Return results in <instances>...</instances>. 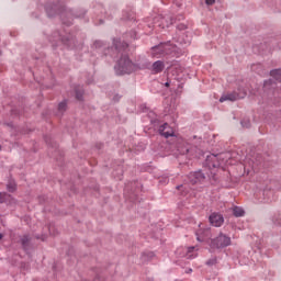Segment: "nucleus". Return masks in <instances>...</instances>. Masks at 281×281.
Here are the masks:
<instances>
[{"label": "nucleus", "instance_id": "obj_20", "mask_svg": "<svg viewBox=\"0 0 281 281\" xmlns=\"http://www.w3.org/2000/svg\"><path fill=\"white\" fill-rule=\"evenodd\" d=\"M216 262H218V260L216 259V257H213L206 261V265L207 267H214Z\"/></svg>", "mask_w": 281, "mask_h": 281}, {"label": "nucleus", "instance_id": "obj_30", "mask_svg": "<svg viewBox=\"0 0 281 281\" xmlns=\"http://www.w3.org/2000/svg\"><path fill=\"white\" fill-rule=\"evenodd\" d=\"M178 27H179V30H186V25H183V24L179 25Z\"/></svg>", "mask_w": 281, "mask_h": 281}, {"label": "nucleus", "instance_id": "obj_7", "mask_svg": "<svg viewBox=\"0 0 281 281\" xmlns=\"http://www.w3.org/2000/svg\"><path fill=\"white\" fill-rule=\"evenodd\" d=\"M209 221L213 227H221L225 223V218L221 213H212L209 217Z\"/></svg>", "mask_w": 281, "mask_h": 281}, {"label": "nucleus", "instance_id": "obj_15", "mask_svg": "<svg viewBox=\"0 0 281 281\" xmlns=\"http://www.w3.org/2000/svg\"><path fill=\"white\" fill-rule=\"evenodd\" d=\"M153 258H155V252H153V251H145L143 254L144 262H150V260H153Z\"/></svg>", "mask_w": 281, "mask_h": 281}, {"label": "nucleus", "instance_id": "obj_23", "mask_svg": "<svg viewBox=\"0 0 281 281\" xmlns=\"http://www.w3.org/2000/svg\"><path fill=\"white\" fill-rule=\"evenodd\" d=\"M269 85H273V79H269L263 82L265 89H268Z\"/></svg>", "mask_w": 281, "mask_h": 281}, {"label": "nucleus", "instance_id": "obj_33", "mask_svg": "<svg viewBox=\"0 0 281 281\" xmlns=\"http://www.w3.org/2000/svg\"><path fill=\"white\" fill-rule=\"evenodd\" d=\"M47 239V237H42V240H46Z\"/></svg>", "mask_w": 281, "mask_h": 281}, {"label": "nucleus", "instance_id": "obj_24", "mask_svg": "<svg viewBox=\"0 0 281 281\" xmlns=\"http://www.w3.org/2000/svg\"><path fill=\"white\" fill-rule=\"evenodd\" d=\"M27 243H30V237H27V236H24L23 238H22V245H27Z\"/></svg>", "mask_w": 281, "mask_h": 281}, {"label": "nucleus", "instance_id": "obj_14", "mask_svg": "<svg viewBox=\"0 0 281 281\" xmlns=\"http://www.w3.org/2000/svg\"><path fill=\"white\" fill-rule=\"evenodd\" d=\"M162 45H167V47H164V56H168L175 52V45H172L170 42L162 43Z\"/></svg>", "mask_w": 281, "mask_h": 281}, {"label": "nucleus", "instance_id": "obj_11", "mask_svg": "<svg viewBox=\"0 0 281 281\" xmlns=\"http://www.w3.org/2000/svg\"><path fill=\"white\" fill-rule=\"evenodd\" d=\"M164 47H168V45H162V43H160L158 46H154L151 48L153 56H156L157 58L164 56Z\"/></svg>", "mask_w": 281, "mask_h": 281}, {"label": "nucleus", "instance_id": "obj_22", "mask_svg": "<svg viewBox=\"0 0 281 281\" xmlns=\"http://www.w3.org/2000/svg\"><path fill=\"white\" fill-rule=\"evenodd\" d=\"M241 126L244 128H249L251 126V123L249 121H241Z\"/></svg>", "mask_w": 281, "mask_h": 281}, {"label": "nucleus", "instance_id": "obj_1", "mask_svg": "<svg viewBox=\"0 0 281 281\" xmlns=\"http://www.w3.org/2000/svg\"><path fill=\"white\" fill-rule=\"evenodd\" d=\"M114 69L117 76H124V74H133V71H137V66L125 55L116 61Z\"/></svg>", "mask_w": 281, "mask_h": 281}, {"label": "nucleus", "instance_id": "obj_10", "mask_svg": "<svg viewBox=\"0 0 281 281\" xmlns=\"http://www.w3.org/2000/svg\"><path fill=\"white\" fill-rule=\"evenodd\" d=\"M206 166H209V168H218L220 164H218V156L212 154L206 156Z\"/></svg>", "mask_w": 281, "mask_h": 281}, {"label": "nucleus", "instance_id": "obj_8", "mask_svg": "<svg viewBox=\"0 0 281 281\" xmlns=\"http://www.w3.org/2000/svg\"><path fill=\"white\" fill-rule=\"evenodd\" d=\"M178 151L180 155H188V157H192V146H190L186 140L178 144Z\"/></svg>", "mask_w": 281, "mask_h": 281}, {"label": "nucleus", "instance_id": "obj_12", "mask_svg": "<svg viewBox=\"0 0 281 281\" xmlns=\"http://www.w3.org/2000/svg\"><path fill=\"white\" fill-rule=\"evenodd\" d=\"M166 65H164V61L157 60L153 64V74H161L164 71Z\"/></svg>", "mask_w": 281, "mask_h": 281}, {"label": "nucleus", "instance_id": "obj_28", "mask_svg": "<svg viewBox=\"0 0 281 281\" xmlns=\"http://www.w3.org/2000/svg\"><path fill=\"white\" fill-rule=\"evenodd\" d=\"M66 104L65 103H60L59 104V110L63 111L65 109Z\"/></svg>", "mask_w": 281, "mask_h": 281}, {"label": "nucleus", "instance_id": "obj_26", "mask_svg": "<svg viewBox=\"0 0 281 281\" xmlns=\"http://www.w3.org/2000/svg\"><path fill=\"white\" fill-rule=\"evenodd\" d=\"M206 5H214L216 3V0H205Z\"/></svg>", "mask_w": 281, "mask_h": 281}, {"label": "nucleus", "instance_id": "obj_25", "mask_svg": "<svg viewBox=\"0 0 281 281\" xmlns=\"http://www.w3.org/2000/svg\"><path fill=\"white\" fill-rule=\"evenodd\" d=\"M178 190H181L182 192H184V190H188V186L186 184H180L177 187Z\"/></svg>", "mask_w": 281, "mask_h": 281}, {"label": "nucleus", "instance_id": "obj_35", "mask_svg": "<svg viewBox=\"0 0 281 281\" xmlns=\"http://www.w3.org/2000/svg\"><path fill=\"white\" fill-rule=\"evenodd\" d=\"M149 281H155V280H153V279H149Z\"/></svg>", "mask_w": 281, "mask_h": 281}, {"label": "nucleus", "instance_id": "obj_5", "mask_svg": "<svg viewBox=\"0 0 281 281\" xmlns=\"http://www.w3.org/2000/svg\"><path fill=\"white\" fill-rule=\"evenodd\" d=\"M159 135L168 139V137H175V130L168 124L165 123L158 128Z\"/></svg>", "mask_w": 281, "mask_h": 281}, {"label": "nucleus", "instance_id": "obj_31", "mask_svg": "<svg viewBox=\"0 0 281 281\" xmlns=\"http://www.w3.org/2000/svg\"><path fill=\"white\" fill-rule=\"evenodd\" d=\"M165 85H166V87H170V82H166Z\"/></svg>", "mask_w": 281, "mask_h": 281}, {"label": "nucleus", "instance_id": "obj_3", "mask_svg": "<svg viewBox=\"0 0 281 281\" xmlns=\"http://www.w3.org/2000/svg\"><path fill=\"white\" fill-rule=\"evenodd\" d=\"M237 91L238 92L234 91L231 93L223 94L220 98V102H236V100H243V98L247 95V91L243 87H239Z\"/></svg>", "mask_w": 281, "mask_h": 281}, {"label": "nucleus", "instance_id": "obj_13", "mask_svg": "<svg viewBox=\"0 0 281 281\" xmlns=\"http://www.w3.org/2000/svg\"><path fill=\"white\" fill-rule=\"evenodd\" d=\"M233 215L236 216V218H240V216H245V210L240 206H233Z\"/></svg>", "mask_w": 281, "mask_h": 281}, {"label": "nucleus", "instance_id": "obj_16", "mask_svg": "<svg viewBox=\"0 0 281 281\" xmlns=\"http://www.w3.org/2000/svg\"><path fill=\"white\" fill-rule=\"evenodd\" d=\"M0 202L1 203H12V202H14V200H12V198L10 195H8L7 193H0Z\"/></svg>", "mask_w": 281, "mask_h": 281}, {"label": "nucleus", "instance_id": "obj_18", "mask_svg": "<svg viewBox=\"0 0 281 281\" xmlns=\"http://www.w3.org/2000/svg\"><path fill=\"white\" fill-rule=\"evenodd\" d=\"M166 21L165 18L161 19V24H158L159 27H170V25H172V23H175V20L170 19L169 22H167L166 24H164V22Z\"/></svg>", "mask_w": 281, "mask_h": 281}, {"label": "nucleus", "instance_id": "obj_32", "mask_svg": "<svg viewBox=\"0 0 281 281\" xmlns=\"http://www.w3.org/2000/svg\"><path fill=\"white\" fill-rule=\"evenodd\" d=\"M187 273H192V269H189V271H187Z\"/></svg>", "mask_w": 281, "mask_h": 281}, {"label": "nucleus", "instance_id": "obj_4", "mask_svg": "<svg viewBox=\"0 0 281 281\" xmlns=\"http://www.w3.org/2000/svg\"><path fill=\"white\" fill-rule=\"evenodd\" d=\"M177 254L181 258H188L189 260H192V259L196 258V247L191 246L188 248H179L177 250Z\"/></svg>", "mask_w": 281, "mask_h": 281}, {"label": "nucleus", "instance_id": "obj_9", "mask_svg": "<svg viewBox=\"0 0 281 281\" xmlns=\"http://www.w3.org/2000/svg\"><path fill=\"white\" fill-rule=\"evenodd\" d=\"M259 203H270L271 196H273V191L271 190H263L259 192Z\"/></svg>", "mask_w": 281, "mask_h": 281}, {"label": "nucleus", "instance_id": "obj_6", "mask_svg": "<svg viewBox=\"0 0 281 281\" xmlns=\"http://www.w3.org/2000/svg\"><path fill=\"white\" fill-rule=\"evenodd\" d=\"M188 180H189V183H191V186H194L196 183H201V181H205V175H203L202 171L191 172L188 176Z\"/></svg>", "mask_w": 281, "mask_h": 281}, {"label": "nucleus", "instance_id": "obj_27", "mask_svg": "<svg viewBox=\"0 0 281 281\" xmlns=\"http://www.w3.org/2000/svg\"><path fill=\"white\" fill-rule=\"evenodd\" d=\"M196 240H199V243H203L205 239L203 238V237H201V236H196Z\"/></svg>", "mask_w": 281, "mask_h": 281}, {"label": "nucleus", "instance_id": "obj_2", "mask_svg": "<svg viewBox=\"0 0 281 281\" xmlns=\"http://www.w3.org/2000/svg\"><path fill=\"white\" fill-rule=\"evenodd\" d=\"M207 245L212 251H214V249H225V247L232 245V237L224 233H220L218 236L210 239Z\"/></svg>", "mask_w": 281, "mask_h": 281}, {"label": "nucleus", "instance_id": "obj_34", "mask_svg": "<svg viewBox=\"0 0 281 281\" xmlns=\"http://www.w3.org/2000/svg\"><path fill=\"white\" fill-rule=\"evenodd\" d=\"M1 238H3V235H2V234H0V240H1Z\"/></svg>", "mask_w": 281, "mask_h": 281}, {"label": "nucleus", "instance_id": "obj_17", "mask_svg": "<svg viewBox=\"0 0 281 281\" xmlns=\"http://www.w3.org/2000/svg\"><path fill=\"white\" fill-rule=\"evenodd\" d=\"M270 76H272L274 80H278L279 82H281V69H276L270 71Z\"/></svg>", "mask_w": 281, "mask_h": 281}, {"label": "nucleus", "instance_id": "obj_21", "mask_svg": "<svg viewBox=\"0 0 281 281\" xmlns=\"http://www.w3.org/2000/svg\"><path fill=\"white\" fill-rule=\"evenodd\" d=\"M8 190H9V192H14V190H16V183L10 182L8 184Z\"/></svg>", "mask_w": 281, "mask_h": 281}, {"label": "nucleus", "instance_id": "obj_29", "mask_svg": "<svg viewBox=\"0 0 281 281\" xmlns=\"http://www.w3.org/2000/svg\"><path fill=\"white\" fill-rule=\"evenodd\" d=\"M76 95H77V100H80V99L82 98V93H78V92H77Z\"/></svg>", "mask_w": 281, "mask_h": 281}, {"label": "nucleus", "instance_id": "obj_19", "mask_svg": "<svg viewBox=\"0 0 281 281\" xmlns=\"http://www.w3.org/2000/svg\"><path fill=\"white\" fill-rule=\"evenodd\" d=\"M178 42L180 45H190V43H192V40H190V37H187V40L179 37Z\"/></svg>", "mask_w": 281, "mask_h": 281}]
</instances>
